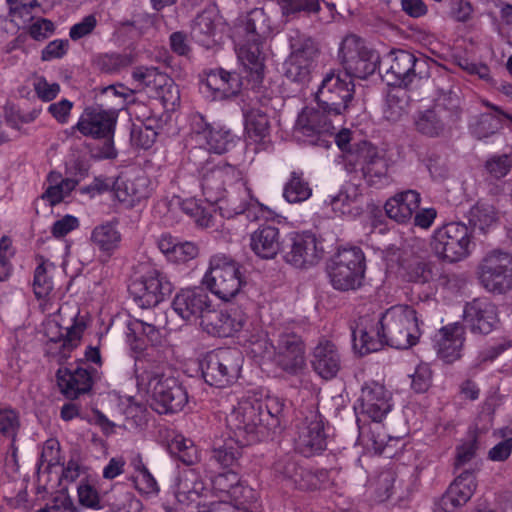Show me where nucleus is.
Instances as JSON below:
<instances>
[{"mask_svg": "<svg viewBox=\"0 0 512 512\" xmlns=\"http://www.w3.org/2000/svg\"><path fill=\"white\" fill-rule=\"evenodd\" d=\"M354 83L348 74L331 71L323 78L317 93V107H305L298 115L296 130L308 144L328 149L329 133L335 130V122H343L354 97Z\"/></svg>", "mask_w": 512, "mask_h": 512, "instance_id": "1", "label": "nucleus"}, {"mask_svg": "<svg viewBox=\"0 0 512 512\" xmlns=\"http://www.w3.org/2000/svg\"><path fill=\"white\" fill-rule=\"evenodd\" d=\"M380 333L386 345L395 349H409L421 336L417 311L409 305H396L382 313L378 320Z\"/></svg>", "mask_w": 512, "mask_h": 512, "instance_id": "2", "label": "nucleus"}, {"mask_svg": "<svg viewBox=\"0 0 512 512\" xmlns=\"http://www.w3.org/2000/svg\"><path fill=\"white\" fill-rule=\"evenodd\" d=\"M231 435L244 445H252L272 436L261 415L259 399L247 397L240 400L226 417Z\"/></svg>", "mask_w": 512, "mask_h": 512, "instance_id": "3", "label": "nucleus"}, {"mask_svg": "<svg viewBox=\"0 0 512 512\" xmlns=\"http://www.w3.org/2000/svg\"><path fill=\"white\" fill-rule=\"evenodd\" d=\"M365 270L364 253L356 246L338 249L327 265L331 285L339 291L356 290L361 287Z\"/></svg>", "mask_w": 512, "mask_h": 512, "instance_id": "4", "label": "nucleus"}, {"mask_svg": "<svg viewBox=\"0 0 512 512\" xmlns=\"http://www.w3.org/2000/svg\"><path fill=\"white\" fill-rule=\"evenodd\" d=\"M240 269L241 265L231 257L214 255L210 258L203 284L219 299L231 301L242 294L241 288L245 284Z\"/></svg>", "mask_w": 512, "mask_h": 512, "instance_id": "5", "label": "nucleus"}, {"mask_svg": "<svg viewBox=\"0 0 512 512\" xmlns=\"http://www.w3.org/2000/svg\"><path fill=\"white\" fill-rule=\"evenodd\" d=\"M430 245L438 258L449 263L461 261L474 247L472 229L462 222L444 224L434 231Z\"/></svg>", "mask_w": 512, "mask_h": 512, "instance_id": "6", "label": "nucleus"}, {"mask_svg": "<svg viewBox=\"0 0 512 512\" xmlns=\"http://www.w3.org/2000/svg\"><path fill=\"white\" fill-rule=\"evenodd\" d=\"M243 358L238 349L218 348L206 354L200 363L204 381L217 388L233 384L239 377Z\"/></svg>", "mask_w": 512, "mask_h": 512, "instance_id": "7", "label": "nucleus"}, {"mask_svg": "<svg viewBox=\"0 0 512 512\" xmlns=\"http://www.w3.org/2000/svg\"><path fill=\"white\" fill-rule=\"evenodd\" d=\"M385 61L389 62V66L382 78L389 86L407 89L415 79L429 77V63L427 60L416 57L408 51H391L386 56Z\"/></svg>", "mask_w": 512, "mask_h": 512, "instance_id": "8", "label": "nucleus"}, {"mask_svg": "<svg viewBox=\"0 0 512 512\" xmlns=\"http://www.w3.org/2000/svg\"><path fill=\"white\" fill-rule=\"evenodd\" d=\"M141 267L143 273L132 280L128 290L139 307H154L172 293L173 285L163 272L150 264Z\"/></svg>", "mask_w": 512, "mask_h": 512, "instance_id": "9", "label": "nucleus"}, {"mask_svg": "<svg viewBox=\"0 0 512 512\" xmlns=\"http://www.w3.org/2000/svg\"><path fill=\"white\" fill-rule=\"evenodd\" d=\"M291 53L284 62V75L293 82L304 83L309 80L318 48L314 40L298 30L288 34Z\"/></svg>", "mask_w": 512, "mask_h": 512, "instance_id": "10", "label": "nucleus"}, {"mask_svg": "<svg viewBox=\"0 0 512 512\" xmlns=\"http://www.w3.org/2000/svg\"><path fill=\"white\" fill-rule=\"evenodd\" d=\"M272 471L276 478L288 481L303 491L321 489L329 481V472L326 469L313 471L302 467L292 454L278 456L272 465Z\"/></svg>", "mask_w": 512, "mask_h": 512, "instance_id": "11", "label": "nucleus"}, {"mask_svg": "<svg viewBox=\"0 0 512 512\" xmlns=\"http://www.w3.org/2000/svg\"><path fill=\"white\" fill-rule=\"evenodd\" d=\"M339 56L344 67L343 74L365 79L372 75L379 63V54L365 45V42L356 35L344 38L339 50Z\"/></svg>", "mask_w": 512, "mask_h": 512, "instance_id": "12", "label": "nucleus"}, {"mask_svg": "<svg viewBox=\"0 0 512 512\" xmlns=\"http://www.w3.org/2000/svg\"><path fill=\"white\" fill-rule=\"evenodd\" d=\"M132 78L150 98L159 100L166 110H174L180 103V92L174 80L156 67H137Z\"/></svg>", "mask_w": 512, "mask_h": 512, "instance_id": "13", "label": "nucleus"}, {"mask_svg": "<svg viewBox=\"0 0 512 512\" xmlns=\"http://www.w3.org/2000/svg\"><path fill=\"white\" fill-rule=\"evenodd\" d=\"M347 166L352 170L360 167L364 180L369 186L381 188L388 184V164L378 149L367 141L359 144L348 153Z\"/></svg>", "mask_w": 512, "mask_h": 512, "instance_id": "14", "label": "nucleus"}, {"mask_svg": "<svg viewBox=\"0 0 512 512\" xmlns=\"http://www.w3.org/2000/svg\"><path fill=\"white\" fill-rule=\"evenodd\" d=\"M479 280L493 293L503 294L512 289V256L501 250L489 252L479 265Z\"/></svg>", "mask_w": 512, "mask_h": 512, "instance_id": "15", "label": "nucleus"}, {"mask_svg": "<svg viewBox=\"0 0 512 512\" xmlns=\"http://www.w3.org/2000/svg\"><path fill=\"white\" fill-rule=\"evenodd\" d=\"M286 263L300 269L316 265L323 257L322 242L311 232L290 233L282 246Z\"/></svg>", "mask_w": 512, "mask_h": 512, "instance_id": "16", "label": "nucleus"}, {"mask_svg": "<svg viewBox=\"0 0 512 512\" xmlns=\"http://www.w3.org/2000/svg\"><path fill=\"white\" fill-rule=\"evenodd\" d=\"M190 136L197 144H204L211 152L222 154L234 146L235 136L229 129L214 126L196 112L189 118Z\"/></svg>", "mask_w": 512, "mask_h": 512, "instance_id": "17", "label": "nucleus"}, {"mask_svg": "<svg viewBox=\"0 0 512 512\" xmlns=\"http://www.w3.org/2000/svg\"><path fill=\"white\" fill-rule=\"evenodd\" d=\"M148 390L151 391V407L159 414L177 413L188 402L186 388L172 375L156 381Z\"/></svg>", "mask_w": 512, "mask_h": 512, "instance_id": "18", "label": "nucleus"}, {"mask_svg": "<svg viewBox=\"0 0 512 512\" xmlns=\"http://www.w3.org/2000/svg\"><path fill=\"white\" fill-rule=\"evenodd\" d=\"M326 439L323 417L317 410H310L298 425L296 450L305 457H311L326 449Z\"/></svg>", "mask_w": 512, "mask_h": 512, "instance_id": "19", "label": "nucleus"}, {"mask_svg": "<svg viewBox=\"0 0 512 512\" xmlns=\"http://www.w3.org/2000/svg\"><path fill=\"white\" fill-rule=\"evenodd\" d=\"M199 176L205 200L210 204H218L225 196L227 186L241 179V171L236 166L225 163L208 168Z\"/></svg>", "mask_w": 512, "mask_h": 512, "instance_id": "20", "label": "nucleus"}, {"mask_svg": "<svg viewBox=\"0 0 512 512\" xmlns=\"http://www.w3.org/2000/svg\"><path fill=\"white\" fill-rule=\"evenodd\" d=\"M464 328L473 334L487 335L499 322L496 305L488 298H475L467 302L463 310Z\"/></svg>", "mask_w": 512, "mask_h": 512, "instance_id": "21", "label": "nucleus"}, {"mask_svg": "<svg viewBox=\"0 0 512 512\" xmlns=\"http://www.w3.org/2000/svg\"><path fill=\"white\" fill-rule=\"evenodd\" d=\"M116 118L115 110L104 109L102 104L87 107L72 129L79 131L83 136L94 139L114 136Z\"/></svg>", "mask_w": 512, "mask_h": 512, "instance_id": "22", "label": "nucleus"}, {"mask_svg": "<svg viewBox=\"0 0 512 512\" xmlns=\"http://www.w3.org/2000/svg\"><path fill=\"white\" fill-rule=\"evenodd\" d=\"M276 364L289 374H297L305 366V343L293 332L279 335L275 346Z\"/></svg>", "mask_w": 512, "mask_h": 512, "instance_id": "23", "label": "nucleus"}, {"mask_svg": "<svg viewBox=\"0 0 512 512\" xmlns=\"http://www.w3.org/2000/svg\"><path fill=\"white\" fill-rule=\"evenodd\" d=\"M136 357L135 373L138 385L150 387L156 381L170 376V368L162 353L156 347L144 348Z\"/></svg>", "mask_w": 512, "mask_h": 512, "instance_id": "24", "label": "nucleus"}, {"mask_svg": "<svg viewBox=\"0 0 512 512\" xmlns=\"http://www.w3.org/2000/svg\"><path fill=\"white\" fill-rule=\"evenodd\" d=\"M390 399L391 395L384 385L375 381L366 382L362 386L358 400L361 413L367 415L373 422H381L391 410Z\"/></svg>", "mask_w": 512, "mask_h": 512, "instance_id": "25", "label": "nucleus"}, {"mask_svg": "<svg viewBox=\"0 0 512 512\" xmlns=\"http://www.w3.org/2000/svg\"><path fill=\"white\" fill-rule=\"evenodd\" d=\"M211 307L207 292L200 287L182 289L172 302L173 310L184 320L204 318Z\"/></svg>", "mask_w": 512, "mask_h": 512, "instance_id": "26", "label": "nucleus"}, {"mask_svg": "<svg viewBox=\"0 0 512 512\" xmlns=\"http://www.w3.org/2000/svg\"><path fill=\"white\" fill-rule=\"evenodd\" d=\"M310 362L313 370L321 378L330 380L335 378L342 368V355L335 343L321 339L313 348Z\"/></svg>", "mask_w": 512, "mask_h": 512, "instance_id": "27", "label": "nucleus"}, {"mask_svg": "<svg viewBox=\"0 0 512 512\" xmlns=\"http://www.w3.org/2000/svg\"><path fill=\"white\" fill-rule=\"evenodd\" d=\"M464 334V326L459 322L448 324L439 330L435 347L438 356L446 363H452L461 357Z\"/></svg>", "mask_w": 512, "mask_h": 512, "instance_id": "28", "label": "nucleus"}, {"mask_svg": "<svg viewBox=\"0 0 512 512\" xmlns=\"http://www.w3.org/2000/svg\"><path fill=\"white\" fill-rule=\"evenodd\" d=\"M205 85L212 92L214 99H227L240 92L241 87L245 85V79L236 72L217 68L207 73Z\"/></svg>", "mask_w": 512, "mask_h": 512, "instance_id": "29", "label": "nucleus"}, {"mask_svg": "<svg viewBox=\"0 0 512 512\" xmlns=\"http://www.w3.org/2000/svg\"><path fill=\"white\" fill-rule=\"evenodd\" d=\"M421 195L416 190H405L390 197L384 209L386 215L399 224L412 220L414 212L419 208Z\"/></svg>", "mask_w": 512, "mask_h": 512, "instance_id": "30", "label": "nucleus"}, {"mask_svg": "<svg viewBox=\"0 0 512 512\" xmlns=\"http://www.w3.org/2000/svg\"><path fill=\"white\" fill-rule=\"evenodd\" d=\"M432 108L448 122L449 127L455 126L463 114L459 88L454 85L438 87Z\"/></svg>", "mask_w": 512, "mask_h": 512, "instance_id": "31", "label": "nucleus"}, {"mask_svg": "<svg viewBox=\"0 0 512 512\" xmlns=\"http://www.w3.org/2000/svg\"><path fill=\"white\" fill-rule=\"evenodd\" d=\"M56 376L58 386L67 398L75 399L92 388V377L86 368H60Z\"/></svg>", "mask_w": 512, "mask_h": 512, "instance_id": "32", "label": "nucleus"}, {"mask_svg": "<svg viewBox=\"0 0 512 512\" xmlns=\"http://www.w3.org/2000/svg\"><path fill=\"white\" fill-rule=\"evenodd\" d=\"M280 230L273 225H261L250 236L252 251L262 259H274L282 251Z\"/></svg>", "mask_w": 512, "mask_h": 512, "instance_id": "33", "label": "nucleus"}, {"mask_svg": "<svg viewBox=\"0 0 512 512\" xmlns=\"http://www.w3.org/2000/svg\"><path fill=\"white\" fill-rule=\"evenodd\" d=\"M228 187L225 196L219 201L221 203L219 209L224 217L231 218L246 211L249 205L250 189L243 182L242 176Z\"/></svg>", "mask_w": 512, "mask_h": 512, "instance_id": "34", "label": "nucleus"}, {"mask_svg": "<svg viewBox=\"0 0 512 512\" xmlns=\"http://www.w3.org/2000/svg\"><path fill=\"white\" fill-rule=\"evenodd\" d=\"M85 324L75 321L71 326L61 329L58 324H50L47 327L46 335L50 342L61 343L59 353L66 358L76 348L82 338Z\"/></svg>", "mask_w": 512, "mask_h": 512, "instance_id": "35", "label": "nucleus"}, {"mask_svg": "<svg viewBox=\"0 0 512 512\" xmlns=\"http://www.w3.org/2000/svg\"><path fill=\"white\" fill-rule=\"evenodd\" d=\"M261 41H249L243 44L238 50V59L243 64V79L253 78L257 83L264 79V63Z\"/></svg>", "mask_w": 512, "mask_h": 512, "instance_id": "36", "label": "nucleus"}, {"mask_svg": "<svg viewBox=\"0 0 512 512\" xmlns=\"http://www.w3.org/2000/svg\"><path fill=\"white\" fill-rule=\"evenodd\" d=\"M404 277L407 281L417 284L439 281L444 285L448 282V276L441 274L435 263L420 259H415L404 266Z\"/></svg>", "mask_w": 512, "mask_h": 512, "instance_id": "37", "label": "nucleus"}, {"mask_svg": "<svg viewBox=\"0 0 512 512\" xmlns=\"http://www.w3.org/2000/svg\"><path fill=\"white\" fill-rule=\"evenodd\" d=\"M216 18L213 10H204L196 16L191 28V37L195 42L206 48L216 44Z\"/></svg>", "mask_w": 512, "mask_h": 512, "instance_id": "38", "label": "nucleus"}, {"mask_svg": "<svg viewBox=\"0 0 512 512\" xmlns=\"http://www.w3.org/2000/svg\"><path fill=\"white\" fill-rule=\"evenodd\" d=\"M261 415L272 435L277 434L285 418L286 400L277 395H267L261 400Z\"/></svg>", "mask_w": 512, "mask_h": 512, "instance_id": "39", "label": "nucleus"}, {"mask_svg": "<svg viewBox=\"0 0 512 512\" xmlns=\"http://www.w3.org/2000/svg\"><path fill=\"white\" fill-rule=\"evenodd\" d=\"M115 196L120 202L134 205L148 196L147 179L135 177L133 179H116Z\"/></svg>", "mask_w": 512, "mask_h": 512, "instance_id": "40", "label": "nucleus"}, {"mask_svg": "<svg viewBox=\"0 0 512 512\" xmlns=\"http://www.w3.org/2000/svg\"><path fill=\"white\" fill-rule=\"evenodd\" d=\"M140 336L150 342V347H155V344L161 339V333L156 326L138 319L129 322L127 341L134 351H143L146 348Z\"/></svg>", "mask_w": 512, "mask_h": 512, "instance_id": "41", "label": "nucleus"}, {"mask_svg": "<svg viewBox=\"0 0 512 512\" xmlns=\"http://www.w3.org/2000/svg\"><path fill=\"white\" fill-rule=\"evenodd\" d=\"M353 347L361 356L380 350L386 342L380 333V324L368 330L366 327L357 326L352 331Z\"/></svg>", "mask_w": 512, "mask_h": 512, "instance_id": "42", "label": "nucleus"}, {"mask_svg": "<svg viewBox=\"0 0 512 512\" xmlns=\"http://www.w3.org/2000/svg\"><path fill=\"white\" fill-rule=\"evenodd\" d=\"M245 446L239 443L236 437L230 435L222 445L213 448L211 460L215 461L222 468L236 470L239 467V461L242 458L243 447Z\"/></svg>", "mask_w": 512, "mask_h": 512, "instance_id": "43", "label": "nucleus"}, {"mask_svg": "<svg viewBox=\"0 0 512 512\" xmlns=\"http://www.w3.org/2000/svg\"><path fill=\"white\" fill-rule=\"evenodd\" d=\"M91 240L100 251L111 254L119 247L121 234L118 231L116 224L106 222L93 229Z\"/></svg>", "mask_w": 512, "mask_h": 512, "instance_id": "44", "label": "nucleus"}, {"mask_svg": "<svg viewBox=\"0 0 512 512\" xmlns=\"http://www.w3.org/2000/svg\"><path fill=\"white\" fill-rule=\"evenodd\" d=\"M167 449L170 455L183 464L190 466L199 461V453L193 441L177 434L167 442Z\"/></svg>", "mask_w": 512, "mask_h": 512, "instance_id": "45", "label": "nucleus"}, {"mask_svg": "<svg viewBox=\"0 0 512 512\" xmlns=\"http://www.w3.org/2000/svg\"><path fill=\"white\" fill-rule=\"evenodd\" d=\"M21 427L19 412L9 405L0 403V434L11 440L12 455L15 457L17 448L15 441Z\"/></svg>", "mask_w": 512, "mask_h": 512, "instance_id": "46", "label": "nucleus"}, {"mask_svg": "<svg viewBox=\"0 0 512 512\" xmlns=\"http://www.w3.org/2000/svg\"><path fill=\"white\" fill-rule=\"evenodd\" d=\"M415 125L418 132L429 137H438L449 127L448 122L433 108L421 112Z\"/></svg>", "mask_w": 512, "mask_h": 512, "instance_id": "47", "label": "nucleus"}, {"mask_svg": "<svg viewBox=\"0 0 512 512\" xmlns=\"http://www.w3.org/2000/svg\"><path fill=\"white\" fill-rule=\"evenodd\" d=\"M312 194V189L303 177L302 172L293 171L284 186L283 196L289 203L306 201Z\"/></svg>", "mask_w": 512, "mask_h": 512, "instance_id": "48", "label": "nucleus"}, {"mask_svg": "<svg viewBox=\"0 0 512 512\" xmlns=\"http://www.w3.org/2000/svg\"><path fill=\"white\" fill-rule=\"evenodd\" d=\"M404 88L394 87L387 94L386 104L384 108V117L390 122L399 121L407 111L408 95Z\"/></svg>", "mask_w": 512, "mask_h": 512, "instance_id": "49", "label": "nucleus"}, {"mask_svg": "<svg viewBox=\"0 0 512 512\" xmlns=\"http://www.w3.org/2000/svg\"><path fill=\"white\" fill-rule=\"evenodd\" d=\"M359 197L361 193L358 187L354 184H346L336 195L329 196L325 203H328L335 213L344 215L351 212L350 206L357 203Z\"/></svg>", "mask_w": 512, "mask_h": 512, "instance_id": "50", "label": "nucleus"}, {"mask_svg": "<svg viewBox=\"0 0 512 512\" xmlns=\"http://www.w3.org/2000/svg\"><path fill=\"white\" fill-rule=\"evenodd\" d=\"M244 30L249 41H262L270 33L268 19L263 9H254L248 13Z\"/></svg>", "mask_w": 512, "mask_h": 512, "instance_id": "51", "label": "nucleus"}, {"mask_svg": "<svg viewBox=\"0 0 512 512\" xmlns=\"http://www.w3.org/2000/svg\"><path fill=\"white\" fill-rule=\"evenodd\" d=\"M368 449H372L376 454H383L389 448L391 442H398L399 437L388 435L380 422H373L367 435L361 433Z\"/></svg>", "mask_w": 512, "mask_h": 512, "instance_id": "52", "label": "nucleus"}, {"mask_svg": "<svg viewBox=\"0 0 512 512\" xmlns=\"http://www.w3.org/2000/svg\"><path fill=\"white\" fill-rule=\"evenodd\" d=\"M246 130L250 138L255 141H264L269 136L270 124L266 112L251 109L246 115Z\"/></svg>", "mask_w": 512, "mask_h": 512, "instance_id": "53", "label": "nucleus"}, {"mask_svg": "<svg viewBox=\"0 0 512 512\" xmlns=\"http://www.w3.org/2000/svg\"><path fill=\"white\" fill-rule=\"evenodd\" d=\"M203 329L213 336L229 337L231 336V329L227 325V316L224 311H217L209 308L204 318L200 322Z\"/></svg>", "mask_w": 512, "mask_h": 512, "instance_id": "54", "label": "nucleus"}, {"mask_svg": "<svg viewBox=\"0 0 512 512\" xmlns=\"http://www.w3.org/2000/svg\"><path fill=\"white\" fill-rule=\"evenodd\" d=\"M497 220L496 211L493 206L484 203H477L469 211V223L474 228L485 231Z\"/></svg>", "mask_w": 512, "mask_h": 512, "instance_id": "55", "label": "nucleus"}, {"mask_svg": "<svg viewBox=\"0 0 512 512\" xmlns=\"http://www.w3.org/2000/svg\"><path fill=\"white\" fill-rule=\"evenodd\" d=\"M460 503H467L476 490V479L472 472L461 473L448 488Z\"/></svg>", "mask_w": 512, "mask_h": 512, "instance_id": "56", "label": "nucleus"}, {"mask_svg": "<svg viewBox=\"0 0 512 512\" xmlns=\"http://www.w3.org/2000/svg\"><path fill=\"white\" fill-rule=\"evenodd\" d=\"M484 168L486 180H500L510 172L512 160L506 154L494 155L485 162Z\"/></svg>", "mask_w": 512, "mask_h": 512, "instance_id": "57", "label": "nucleus"}, {"mask_svg": "<svg viewBox=\"0 0 512 512\" xmlns=\"http://www.w3.org/2000/svg\"><path fill=\"white\" fill-rule=\"evenodd\" d=\"M39 114V109L23 112L17 106L10 103L6 104L4 107V117L7 125L16 130H20L22 124L33 122Z\"/></svg>", "mask_w": 512, "mask_h": 512, "instance_id": "58", "label": "nucleus"}, {"mask_svg": "<svg viewBox=\"0 0 512 512\" xmlns=\"http://www.w3.org/2000/svg\"><path fill=\"white\" fill-rule=\"evenodd\" d=\"M426 167L431 178L436 182H443L450 176V167L447 157L435 151L428 153Z\"/></svg>", "mask_w": 512, "mask_h": 512, "instance_id": "59", "label": "nucleus"}, {"mask_svg": "<svg viewBox=\"0 0 512 512\" xmlns=\"http://www.w3.org/2000/svg\"><path fill=\"white\" fill-rule=\"evenodd\" d=\"M285 16L296 15L299 12L315 14L320 10V0H277Z\"/></svg>", "mask_w": 512, "mask_h": 512, "instance_id": "60", "label": "nucleus"}, {"mask_svg": "<svg viewBox=\"0 0 512 512\" xmlns=\"http://www.w3.org/2000/svg\"><path fill=\"white\" fill-rule=\"evenodd\" d=\"M131 63L132 59L130 56L119 53L99 55L96 59L98 69L108 74L116 73Z\"/></svg>", "mask_w": 512, "mask_h": 512, "instance_id": "61", "label": "nucleus"}, {"mask_svg": "<svg viewBox=\"0 0 512 512\" xmlns=\"http://www.w3.org/2000/svg\"><path fill=\"white\" fill-rule=\"evenodd\" d=\"M210 153L211 151L204 144H198L188 151V162L195 167L199 175L215 166L211 162Z\"/></svg>", "mask_w": 512, "mask_h": 512, "instance_id": "62", "label": "nucleus"}, {"mask_svg": "<svg viewBox=\"0 0 512 512\" xmlns=\"http://www.w3.org/2000/svg\"><path fill=\"white\" fill-rule=\"evenodd\" d=\"M239 475L236 470L218 473L212 479V487L218 496L225 499L235 484H238Z\"/></svg>", "mask_w": 512, "mask_h": 512, "instance_id": "63", "label": "nucleus"}, {"mask_svg": "<svg viewBox=\"0 0 512 512\" xmlns=\"http://www.w3.org/2000/svg\"><path fill=\"white\" fill-rule=\"evenodd\" d=\"M53 289V281L47 274L44 263L39 264L34 271L33 290L38 299L47 297Z\"/></svg>", "mask_w": 512, "mask_h": 512, "instance_id": "64", "label": "nucleus"}]
</instances>
